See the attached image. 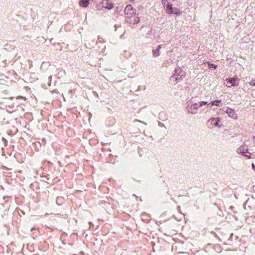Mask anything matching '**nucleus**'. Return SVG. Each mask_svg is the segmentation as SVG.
Wrapping results in <instances>:
<instances>
[{
	"instance_id": "obj_18",
	"label": "nucleus",
	"mask_w": 255,
	"mask_h": 255,
	"mask_svg": "<svg viewBox=\"0 0 255 255\" xmlns=\"http://www.w3.org/2000/svg\"><path fill=\"white\" fill-rule=\"evenodd\" d=\"M210 65L211 67L213 68L214 69H216L217 67V65H215L214 64H211Z\"/></svg>"
},
{
	"instance_id": "obj_8",
	"label": "nucleus",
	"mask_w": 255,
	"mask_h": 255,
	"mask_svg": "<svg viewBox=\"0 0 255 255\" xmlns=\"http://www.w3.org/2000/svg\"><path fill=\"white\" fill-rule=\"evenodd\" d=\"M220 123V120L219 119L216 118H212L209 120L208 123L210 124L212 126H214L216 127H220L221 126L219 125Z\"/></svg>"
},
{
	"instance_id": "obj_24",
	"label": "nucleus",
	"mask_w": 255,
	"mask_h": 255,
	"mask_svg": "<svg viewBox=\"0 0 255 255\" xmlns=\"http://www.w3.org/2000/svg\"><path fill=\"white\" fill-rule=\"evenodd\" d=\"M180 209V206H178L177 207V210L179 211Z\"/></svg>"
},
{
	"instance_id": "obj_7",
	"label": "nucleus",
	"mask_w": 255,
	"mask_h": 255,
	"mask_svg": "<svg viewBox=\"0 0 255 255\" xmlns=\"http://www.w3.org/2000/svg\"><path fill=\"white\" fill-rule=\"evenodd\" d=\"M226 112L230 118H232L234 119H237V115L234 110H233L231 108H227Z\"/></svg>"
},
{
	"instance_id": "obj_2",
	"label": "nucleus",
	"mask_w": 255,
	"mask_h": 255,
	"mask_svg": "<svg viewBox=\"0 0 255 255\" xmlns=\"http://www.w3.org/2000/svg\"><path fill=\"white\" fill-rule=\"evenodd\" d=\"M187 103V112L192 115L196 114L199 108L198 103L193 101H189Z\"/></svg>"
},
{
	"instance_id": "obj_25",
	"label": "nucleus",
	"mask_w": 255,
	"mask_h": 255,
	"mask_svg": "<svg viewBox=\"0 0 255 255\" xmlns=\"http://www.w3.org/2000/svg\"><path fill=\"white\" fill-rule=\"evenodd\" d=\"M89 224L91 226H94L93 224L91 222H89Z\"/></svg>"
},
{
	"instance_id": "obj_12",
	"label": "nucleus",
	"mask_w": 255,
	"mask_h": 255,
	"mask_svg": "<svg viewBox=\"0 0 255 255\" xmlns=\"http://www.w3.org/2000/svg\"><path fill=\"white\" fill-rule=\"evenodd\" d=\"M238 150H239V152H241L242 153V154L246 157H248V158H251V153L249 152L248 151H246V152H242V147H240L239 149H238Z\"/></svg>"
},
{
	"instance_id": "obj_3",
	"label": "nucleus",
	"mask_w": 255,
	"mask_h": 255,
	"mask_svg": "<svg viewBox=\"0 0 255 255\" xmlns=\"http://www.w3.org/2000/svg\"><path fill=\"white\" fill-rule=\"evenodd\" d=\"M226 86L228 87H231L232 86H238L239 80L237 78H233L231 79H226Z\"/></svg>"
},
{
	"instance_id": "obj_19",
	"label": "nucleus",
	"mask_w": 255,
	"mask_h": 255,
	"mask_svg": "<svg viewBox=\"0 0 255 255\" xmlns=\"http://www.w3.org/2000/svg\"><path fill=\"white\" fill-rule=\"evenodd\" d=\"M98 42H99V43H103V42H104V40L102 39H101V38L99 37L98 38Z\"/></svg>"
},
{
	"instance_id": "obj_13",
	"label": "nucleus",
	"mask_w": 255,
	"mask_h": 255,
	"mask_svg": "<svg viewBox=\"0 0 255 255\" xmlns=\"http://www.w3.org/2000/svg\"><path fill=\"white\" fill-rule=\"evenodd\" d=\"M208 102L206 101H201L200 102H198L199 107H202L203 106H204L206 104H207Z\"/></svg>"
},
{
	"instance_id": "obj_27",
	"label": "nucleus",
	"mask_w": 255,
	"mask_h": 255,
	"mask_svg": "<svg viewBox=\"0 0 255 255\" xmlns=\"http://www.w3.org/2000/svg\"><path fill=\"white\" fill-rule=\"evenodd\" d=\"M130 2H132V1H134L135 0H128Z\"/></svg>"
},
{
	"instance_id": "obj_21",
	"label": "nucleus",
	"mask_w": 255,
	"mask_h": 255,
	"mask_svg": "<svg viewBox=\"0 0 255 255\" xmlns=\"http://www.w3.org/2000/svg\"><path fill=\"white\" fill-rule=\"evenodd\" d=\"M159 125L161 127H164V125L161 123L159 122Z\"/></svg>"
},
{
	"instance_id": "obj_22",
	"label": "nucleus",
	"mask_w": 255,
	"mask_h": 255,
	"mask_svg": "<svg viewBox=\"0 0 255 255\" xmlns=\"http://www.w3.org/2000/svg\"><path fill=\"white\" fill-rule=\"evenodd\" d=\"M252 167L255 170V164L254 163L252 164Z\"/></svg>"
},
{
	"instance_id": "obj_30",
	"label": "nucleus",
	"mask_w": 255,
	"mask_h": 255,
	"mask_svg": "<svg viewBox=\"0 0 255 255\" xmlns=\"http://www.w3.org/2000/svg\"><path fill=\"white\" fill-rule=\"evenodd\" d=\"M144 124L146 125V123L142 122Z\"/></svg>"
},
{
	"instance_id": "obj_10",
	"label": "nucleus",
	"mask_w": 255,
	"mask_h": 255,
	"mask_svg": "<svg viewBox=\"0 0 255 255\" xmlns=\"http://www.w3.org/2000/svg\"><path fill=\"white\" fill-rule=\"evenodd\" d=\"M214 105L218 107H221L222 105L221 100H216L214 101L211 102L210 103L208 104V106H209L210 107Z\"/></svg>"
},
{
	"instance_id": "obj_26",
	"label": "nucleus",
	"mask_w": 255,
	"mask_h": 255,
	"mask_svg": "<svg viewBox=\"0 0 255 255\" xmlns=\"http://www.w3.org/2000/svg\"><path fill=\"white\" fill-rule=\"evenodd\" d=\"M35 230V228H32L31 229V231H32L33 230Z\"/></svg>"
},
{
	"instance_id": "obj_31",
	"label": "nucleus",
	"mask_w": 255,
	"mask_h": 255,
	"mask_svg": "<svg viewBox=\"0 0 255 255\" xmlns=\"http://www.w3.org/2000/svg\"><path fill=\"white\" fill-rule=\"evenodd\" d=\"M0 140H1V137H0Z\"/></svg>"
},
{
	"instance_id": "obj_17",
	"label": "nucleus",
	"mask_w": 255,
	"mask_h": 255,
	"mask_svg": "<svg viewBox=\"0 0 255 255\" xmlns=\"http://www.w3.org/2000/svg\"><path fill=\"white\" fill-rule=\"evenodd\" d=\"M167 2H169L167 0H162V3L164 7L167 4Z\"/></svg>"
},
{
	"instance_id": "obj_11",
	"label": "nucleus",
	"mask_w": 255,
	"mask_h": 255,
	"mask_svg": "<svg viewBox=\"0 0 255 255\" xmlns=\"http://www.w3.org/2000/svg\"><path fill=\"white\" fill-rule=\"evenodd\" d=\"M89 3V0H80L79 4L83 7H86Z\"/></svg>"
},
{
	"instance_id": "obj_23",
	"label": "nucleus",
	"mask_w": 255,
	"mask_h": 255,
	"mask_svg": "<svg viewBox=\"0 0 255 255\" xmlns=\"http://www.w3.org/2000/svg\"><path fill=\"white\" fill-rule=\"evenodd\" d=\"M234 208V207L233 206H230V209L231 210L233 209Z\"/></svg>"
},
{
	"instance_id": "obj_6",
	"label": "nucleus",
	"mask_w": 255,
	"mask_h": 255,
	"mask_svg": "<svg viewBox=\"0 0 255 255\" xmlns=\"http://www.w3.org/2000/svg\"><path fill=\"white\" fill-rule=\"evenodd\" d=\"M101 4L106 9L110 10L113 8V3L110 0H103Z\"/></svg>"
},
{
	"instance_id": "obj_16",
	"label": "nucleus",
	"mask_w": 255,
	"mask_h": 255,
	"mask_svg": "<svg viewBox=\"0 0 255 255\" xmlns=\"http://www.w3.org/2000/svg\"><path fill=\"white\" fill-rule=\"evenodd\" d=\"M249 84L252 86H255V79L249 82Z\"/></svg>"
},
{
	"instance_id": "obj_14",
	"label": "nucleus",
	"mask_w": 255,
	"mask_h": 255,
	"mask_svg": "<svg viewBox=\"0 0 255 255\" xmlns=\"http://www.w3.org/2000/svg\"><path fill=\"white\" fill-rule=\"evenodd\" d=\"M139 20H140V19H139V18L138 17H135L134 18V20H133V24H135L138 23L139 22Z\"/></svg>"
},
{
	"instance_id": "obj_20",
	"label": "nucleus",
	"mask_w": 255,
	"mask_h": 255,
	"mask_svg": "<svg viewBox=\"0 0 255 255\" xmlns=\"http://www.w3.org/2000/svg\"><path fill=\"white\" fill-rule=\"evenodd\" d=\"M63 199V198L62 197H58L57 199V203L58 204V202L59 201V200H62Z\"/></svg>"
},
{
	"instance_id": "obj_1",
	"label": "nucleus",
	"mask_w": 255,
	"mask_h": 255,
	"mask_svg": "<svg viewBox=\"0 0 255 255\" xmlns=\"http://www.w3.org/2000/svg\"><path fill=\"white\" fill-rule=\"evenodd\" d=\"M185 76V73L180 67L176 68L173 75L171 77L170 80L173 82H178Z\"/></svg>"
},
{
	"instance_id": "obj_4",
	"label": "nucleus",
	"mask_w": 255,
	"mask_h": 255,
	"mask_svg": "<svg viewBox=\"0 0 255 255\" xmlns=\"http://www.w3.org/2000/svg\"><path fill=\"white\" fill-rule=\"evenodd\" d=\"M135 10H133V7L130 4H128L127 5L125 9V14L127 15V16H132L133 15L135 14Z\"/></svg>"
},
{
	"instance_id": "obj_5",
	"label": "nucleus",
	"mask_w": 255,
	"mask_h": 255,
	"mask_svg": "<svg viewBox=\"0 0 255 255\" xmlns=\"http://www.w3.org/2000/svg\"><path fill=\"white\" fill-rule=\"evenodd\" d=\"M172 5L170 4L169 2H167V4L165 5V7L166 8V12L168 14H173L175 13L176 15H178V13L177 11L178 9L176 7L173 8L172 7Z\"/></svg>"
},
{
	"instance_id": "obj_28",
	"label": "nucleus",
	"mask_w": 255,
	"mask_h": 255,
	"mask_svg": "<svg viewBox=\"0 0 255 255\" xmlns=\"http://www.w3.org/2000/svg\"><path fill=\"white\" fill-rule=\"evenodd\" d=\"M135 121H137V122H141V121H140L139 120H135Z\"/></svg>"
},
{
	"instance_id": "obj_29",
	"label": "nucleus",
	"mask_w": 255,
	"mask_h": 255,
	"mask_svg": "<svg viewBox=\"0 0 255 255\" xmlns=\"http://www.w3.org/2000/svg\"><path fill=\"white\" fill-rule=\"evenodd\" d=\"M21 98L24 99V100H25V98L24 97H21Z\"/></svg>"
},
{
	"instance_id": "obj_15",
	"label": "nucleus",
	"mask_w": 255,
	"mask_h": 255,
	"mask_svg": "<svg viewBox=\"0 0 255 255\" xmlns=\"http://www.w3.org/2000/svg\"><path fill=\"white\" fill-rule=\"evenodd\" d=\"M1 140L3 142L4 144V146H7V140L4 137H1Z\"/></svg>"
},
{
	"instance_id": "obj_9",
	"label": "nucleus",
	"mask_w": 255,
	"mask_h": 255,
	"mask_svg": "<svg viewBox=\"0 0 255 255\" xmlns=\"http://www.w3.org/2000/svg\"><path fill=\"white\" fill-rule=\"evenodd\" d=\"M161 48V45H159L157 46V47L156 49L153 48L152 49V55L154 57H158L160 53V49Z\"/></svg>"
}]
</instances>
